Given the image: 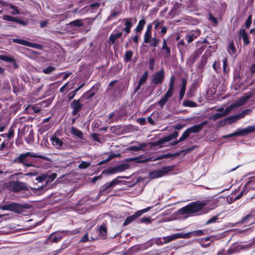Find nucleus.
Returning a JSON list of instances; mask_svg holds the SVG:
<instances>
[{
  "label": "nucleus",
  "mask_w": 255,
  "mask_h": 255,
  "mask_svg": "<svg viewBox=\"0 0 255 255\" xmlns=\"http://www.w3.org/2000/svg\"><path fill=\"white\" fill-rule=\"evenodd\" d=\"M38 158L46 161H50V159L46 156L38 154L31 152H27L22 153L13 160V162L21 164L24 167H29L33 166V161L31 158Z\"/></svg>",
  "instance_id": "obj_1"
},
{
  "label": "nucleus",
  "mask_w": 255,
  "mask_h": 255,
  "mask_svg": "<svg viewBox=\"0 0 255 255\" xmlns=\"http://www.w3.org/2000/svg\"><path fill=\"white\" fill-rule=\"evenodd\" d=\"M251 95H246L237 100L235 103L227 107L225 111L222 113H216L209 118V119L216 121L222 117H225L229 114L230 112L233 109L244 105L251 98Z\"/></svg>",
  "instance_id": "obj_2"
},
{
  "label": "nucleus",
  "mask_w": 255,
  "mask_h": 255,
  "mask_svg": "<svg viewBox=\"0 0 255 255\" xmlns=\"http://www.w3.org/2000/svg\"><path fill=\"white\" fill-rule=\"evenodd\" d=\"M206 205V203L203 202H192L180 209L178 212L181 215H194L202 210Z\"/></svg>",
  "instance_id": "obj_3"
},
{
  "label": "nucleus",
  "mask_w": 255,
  "mask_h": 255,
  "mask_svg": "<svg viewBox=\"0 0 255 255\" xmlns=\"http://www.w3.org/2000/svg\"><path fill=\"white\" fill-rule=\"evenodd\" d=\"M205 234L204 231L202 230H198L190 232L187 233H177L173 234L169 236H167L163 238V240L165 243H168L174 240L183 238V239H189L192 236L199 237L203 236Z\"/></svg>",
  "instance_id": "obj_4"
},
{
  "label": "nucleus",
  "mask_w": 255,
  "mask_h": 255,
  "mask_svg": "<svg viewBox=\"0 0 255 255\" xmlns=\"http://www.w3.org/2000/svg\"><path fill=\"white\" fill-rule=\"evenodd\" d=\"M175 168V165L163 166L159 169L154 170L150 171L148 174V178L150 179H154L164 176L168 172L172 171Z\"/></svg>",
  "instance_id": "obj_5"
},
{
  "label": "nucleus",
  "mask_w": 255,
  "mask_h": 255,
  "mask_svg": "<svg viewBox=\"0 0 255 255\" xmlns=\"http://www.w3.org/2000/svg\"><path fill=\"white\" fill-rule=\"evenodd\" d=\"M175 81V76L172 75L170 77L169 83V88L168 89L167 91L166 92L163 97L157 103V104L161 108H162L164 106L166 103L168 101L169 98L172 96L174 91Z\"/></svg>",
  "instance_id": "obj_6"
},
{
  "label": "nucleus",
  "mask_w": 255,
  "mask_h": 255,
  "mask_svg": "<svg viewBox=\"0 0 255 255\" xmlns=\"http://www.w3.org/2000/svg\"><path fill=\"white\" fill-rule=\"evenodd\" d=\"M127 178L126 177L124 176H118L117 178L114 179L110 182H107L104 185L102 186L100 189L99 193L101 195H103L105 192H109L111 189L115 187L116 185L121 184L122 181L119 180V178Z\"/></svg>",
  "instance_id": "obj_7"
},
{
  "label": "nucleus",
  "mask_w": 255,
  "mask_h": 255,
  "mask_svg": "<svg viewBox=\"0 0 255 255\" xmlns=\"http://www.w3.org/2000/svg\"><path fill=\"white\" fill-rule=\"evenodd\" d=\"M255 131V126L247 127L245 128H238L237 131L223 136L224 138H227L232 136H244L250 133Z\"/></svg>",
  "instance_id": "obj_8"
},
{
  "label": "nucleus",
  "mask_w": 255,
  "mask_h": 255,
  "mask_svg": "<svg viewBox=\"0 0 255 255\" xmlns=\"http://www.w3.org/2000/svg\"><path fill=\"white\" fill-rule=\"evenodd\" d=\"M7 187L14 193L22 191H27L28 188L24 182L18 181H10L7 182Z\"/></svg>",
  "instance_id": "obj_9"
},
{
  "label": "nucleus",
  "mask_w": 255,
  "mask_h": 255,
  "mask_svg": "<svg viewBox=\"0 0 255 255\" xmlns=\"http://www.w3.org/2000/svg\"><path fill=\"white\" fill-rule=\"evenodd\" d=\"M26 207L17 203H12L9 204H4L0 206V208L2 210L10 211L17 213H20L23 209Z\"/></svg>",
  "instance_id": "obj_10"
},
{
  "label": "nucleus",
  "mask_w": 255,
  "mask_h": 255,
  "mask_svg": "<svg viewBox=\"0 0 255 255\" xmlns=\"http://www.w3.org/2000/svg\"><path fill=\"white\" fill-rule=\"evenodd\" d=\"M151 207H148L145 209L136 211L134 214L128 217L125 220L123 226H126L136 220L137 218L141 216L143 214L149 211Z\"/></svg>",
  "instance_id": "obj_11"
},
{
  "label": "nucleus",
  "mask_w": 255,
  "mask_h": 255,
  "mask_svg": "<svg viewBox=\"0 0 255 255\" xmlns=\"http://www.w3.org/2000/svg\"><path fill=\"white\" fill-rule=\"evenodd\" d=\"M70 108L72 109L71 114L75 116L79 114V112L82 110L83 105L81 103V99L73 100L70 105Z\"/></svg>",
  "instance_id": "obj_12"
},
{
  "label": "nucleus",
  "mask_w": 255,
  "mask_h": 255,
  "mask_svg": "<svg viewBox=\"0 0 255 255\" xmlns=\"http://www.w3.org/2000/svg\"><path fill=\"white\" fill-rule=\"evenodd\" d=\"M164 78L165 72L164 69L162 68L153 75L151 81L155 85L161 84L163 82Z\"/></svg>",
  "instance_id": "obj_13"
},
{
  "label": "nucleus",
  "mask_w": 255,
  "mask_h": 255,
  "mask_svg": "<svg viewBox=\"0 0 255 255\" xmlns=\"http://www.w3.org/2000/svg\"><path fill=\"white\" fill-rule=\"evenodd\" d=\"M14 43H16L22 45L28 46L32 48H37L38 49H42L43 47V45L35 43H32L22 39L14 38L12 39Z\"/></svg>",
  "instance_id": "obj_14"
},
{
  "label": "nucleus",
  "mask_w": 255,
  "mask_h": 255,
  "mask_svg": "<svg viewBox=\"0 0 255 255\" xmlns=\"http://www.w3.org/2000/svg\"><path fill=\"white\" fill-rule=\"evenodd\" d=\"M178 131H174L173 133L170 134L166 136L159 138L157 141L154 143V145L156 146L161 145L166 142L169 141L172 139L176 138L178 136Z\"/></svg>",
  "instance_id": "obj_15"
},
{
  "label": "nucleus",
  "mask_w": 255,
  "mask_h": 255,
  "mask_svg": "<svg viewBox=\"0 0 255 255\" xmlns=\"http://www.w3.org/2000/svg\"><path fill=\"white\" fill-rule=\"evenodd\" d=\"M50 140L53 146L58 149H65L66 144L64 143L56 135H52L50 137Z\"/></svg>",
  "instance_id": "obj_16"
},
{
  "label": "nucleus",
  "mask_w": 255,
  "mask_h": 255,
  "mask_svg": "<svg viewBox=\"0 0 255 255\" xmlns=\"http://www.w3.org/2000/svg\"><path fill=\"white\" fill-rule=\"evenodd\" d=\"M201 34V31L199 29L192 31L189 33L187 34L185 37V39L188 43H191L194 39L199 37Z\"/></svg>",
  "instance_id": "obj_17"
},
{
  "label": "nucleus",
  "mask_w": 255,
  "mask_h": 255,
  "mask_svg": "<svg viewBox=\"0 0 255 255\" xmlns=\"http://www.w3.org/2000/svg\"><path fill=\"white\" fill-rule=\"evenodd\" d=\"M2 18L3 20L8 21H12L15 22L19 24H21L23 26H26L28 24V22L26 21H24L19 19H18L16 17H13L12 16L8 15H4L2 16Z\"/></svg>",
  "instance_id": "obj_18"
},
{
  "label": "nucleus",
  "mask_w": 255,
  "mask_h": 255,
  "mask_svg": "<svg viewBox=\"0 0 255 255\" xmlns=\"http://www.w3.org/2000/svg\"><path fill=\"white\" fill-rule=\"evenodd\" d=\"M208 123V122L207 121H204L200 124L194 125L193 126L188 128V129H189V131L191 133H197L200 132L203 128V127L206 125Z\"/></svg>",
  "instance_id": "obj_19"
},
{
  "label": "nucleus",
  "mask_w": 255,
  "mask_h": 255,
  "mask_svg": "<svg viewBox=\"0 0 255 255\" xmlns=\"http://www.w3.org/2000/svg\"><path fill=\"white\" fill-rule=\"evenodd\" d=\"M161 50L163 52V55L165 57H170L171 56V49L167 45V40L165 38L162 40V46Z\"/></svg>",
  "instance_id": "obj_20"
},
{
  "label": "nucleus",
  "mask_w": 255,
  "mask_h": 255,
  "mask_svg": "<svg viewBox=\"0 0 255 255\" xmlns=\"http://www.w3.org/2000/svg\"><path fill=\"white\" fill-rule=\"evenodd\" d=\"M239 38H242L243 43L245 46H247L250 43L249 36L246 31L245 29L242 28L239 32Z\"/></svg>",
  "instance_id": "obj_21"
},
{
  "label": "nucleus",
  "mask_w": 255,
  "mask_h": 255,
  "mask_svg": "<svg viewBox=\"0 0 255 255\" xmlns=\"http://www.w3.org/2000/svg\"><path fill=\"white\" fill-rule=\"evenodd\" d=\"M203 51V48H199L195 50L193 53L191 55L189 58V61L191 64L193 65L197 58L202 54Z\"/></svg>",
  "instance_id": "obj_22"
},
{
  "label": "nucleus",
  "mask_w": 255,
  "mask_h": 255,
  "mask_svg": "<svg viewBox=\"0 0 255 255\" xmlns=\"http://www.w3.org/2000/svg\"><path fill=\"white\" fill-rule=\"evenodd\" d=\"M254 215L253 213H251L242 218L240 223L248 225H252L254 221Z\"/></svg>",
  "instance_id": "obj_23"
},
{
  "label": "nucleus",
  "mask_w": 255,
  "mask_h": 255,
  "mask_svg": "<svg viewBox=\"0 0 255 255\" xmlns=\"http://www.w3.org/2000/svg\"><path fill=\"white\" fill-rule=\"evenodd\" d=\"M152 28V24L149 23L146 28V31L144 35V42L145 43H148L150 41V38L151 36V30Z\"/></svg>",
  "instance_id": "obj_24"
},
{
  "label": "nucleus",
  "mask_w": 255,
  "mask_h": 255,
  "mask_svg": "<svg viewBox=\"0 0 255 255\" xmlns=\"http://www.w3.org/2000/svg\"><path fill=\"white\" fill-rule=\"evenodd\" d=\"M126 161L127 162H131V161H135V163H143L146 162L148 161H150L149 158H146L145 157H144L143 156H139L136 157H132V158H127L126 159Z\"/></svg>",
  "instance_id": "obj_25"
},
{
  "label": "nucleus",
  "mask_w": 255,
  "mask_h": 255,
  "mask_svg": "<svg viewBox=\"0 0 255 255\" xmlns=\"http://www.w3.org/2000/svg\"><path fill=\"white\" fill-rule=\"evenodd\" d=\"M182 3L176 2L173 7L170 11L169 14L170 16L173 17L175 15H178L180 12V8L182 6Z\"/></svg>",
  "instance_id": "obj_26"
},
{
  "label": "nucleus",
  "mask_w": 255,
  "mask_h": 255,
  "mask_svg": "<svg viewBox=\"0 0 255 255\" xmlns=\"http://www.w3.org/2000/svg\"><path fill=\"white\" fill-rule=\"evenodd\" d=\"M187 85V79L185 78H182V84L179 92V100H182L185 94Z\"/></svg>",
  "instance_id": "obj_27"
},
{
  "label": "nucleus",
  "mask_w": 255,
  "mask_h": 255,
  "mask_svg": "<svg viewBox=\"0 0 255 255\" xmlns=\"http://www.w3.org/2000/svg\"><path fill=\"white\" fill-rule=\"evenodd\" d=\"M96 18H87L84 19H83V21H84V23H85L86 26H84L86 28V29H84L83 30V32L85 33L88 32L91 29V26L92 25L93 23L95 21Z\"/></svg>",
  "instance_id": "obj_28"
},
{
  "label": "nucleus",
  "mask_w": 255,
  "mask_h": 255,
  "mask_svg": "<svg viewBox=\"0 0 255 255\" xmlns=\"http://www.w3.org/2000/svg\"><path fill=\"white\" fill-rule=\"evenodd\" d=\"M101 3L98 2H93L89 5H86L81 9V11L87 12L90 9H98L100 6Z\"/></svg>",
  "instance_id": "obj_29"
},
{
  "label": "nucleus",
  "mask_w": 255,
  "mask_h": 255,
  "mask_svg": "<svg viewBox=\"0 0 255 255\" xmlns=\"http://www.w3.org/2000/svg\"><path fill=\"white\" fill-rule=\"evenodd\" d=\"M69 26L71 27H80L85 26L86 24L84 23L83 20L81 19H77L70 22L68 24Z\"/></svg>",
  "instance_id": "obj_30"
},
{
  "label": "nucleus",
  "mask_w": 255,
  "mask_h": 255,
  "mask_svg": "<svg viewBox=\"0 0 255 255\" xmlns=\"http://www.w3.org/2000/svg\"><path fill=\"white\" fill-rule=\"evenodd\" d=\"M146 23V20L144 18H142L140 19L137 25L136 28L134 29L135 32L136 33L139 32L140 33L142 30L144 25Z\"/></svg>",
  "instance_id": "obj_31"
},
{
  "label": "nucleus",
  "mask_w": 255,
  "mask_h": 255,
  "mask_svg": "<svg viewBox=\"0 0 255 255\" xmlns=\"http://www.w3.org/2000/svg\"><path fill=\"white\" fill-rule=\"evenodd\" d=\"M180 153L177 152L173 154L172 153H167L165 154L161 155L160 156H158L157 157H156L153 160L156 161L157 160H160L163 158H171L175 156H177L179 155Z\"/></svg>",
  "instance_id": "obj_32"
},
{
  "label": "nucleus",
  "mask_w": 255,
  "mask_h": 255,
  "mask_svg": "<svg viewBox=\"0 0 255 255\" xmlns=\"http://www.w3.org/2000/svg\"><path fill=\"white\" fill-rule=\"evenodd\" d=\"M71 133L80 139H82L83 137V132L74 127H72L71 128Z\"/></svg>",
  "instance_id": "obj_33"
},
{
  "label": "nucleus",
  "mask_w": 255,
  "mask_h": 255,
  "mask_svg": "<svg viewBox=\"0 0 255 255\" xmlns=\"http://www.w3.org/2000/svg\"><path fill=\"white\" fill-rule=\"evenodd\" d=\"M228 52L231 55H233V54H236L237 52L236 47L234 45V42L233 40L229 42L228 47Z\"/></svg>",
  "instance_id": "obj_34"
},
{
  "label": "nucleus",
  "mask_w": 255,
  "mask_h": 255,
  "mask_svg": "<svg viewBox=\"0 0 255 255\" xmlns=\"http://www.w3.org/2000/svg\"><path fill=\"white\" fill-rule=\"evenodd\" d=\"M85 85V83H83L80 86H79L78 88L75 89L74 91H72L68 94V100H72L75 95L77 94V92Z\"/></svg>",
  "instance_id": "obj_35"
},
{
  "label": "nucleus",
  "mask_w": 255,
  "mask_h": 255,
  "mask_svg": "<svg viewBox=\"0 0 255 255\" xmlns=\"http://www.w3.org/2000/svg\"><path fill=\"white\" fill-rule=\"evenodd\" d=\"M161 41L159 38L155 37H151L150 38L149 45L150 47H156L158 46L159 43Z\"/></svg>",
  "instance_id": "obj_36"
},
{
  "label": "nucleus",
  "mask_w": 255,
  "mask_h": 255,
  "mask_svg": "<svg viewBox=\"0 0 255 255\" xmlns=\"http://www.w3.org/2000/svg\"><path fill=\"white\" fill-rule=\"evenodd\" d=\"M62 238V237L59 235L54 236L53 234H50L48 238V240L52 243H58Z\"/></svg>",
  "instance_id": "obj_37"
},
{
  "label": "nucleus",
  "mask_w": 255,
  "mask_h": 255,
  "mask_svg": "<svg viewBox=\"0 0 255 255\" xmlns=\"http://www.w3.org/2000/svg\"><path fill=\"white\" fill-rule=\"evenodd\" d=\"M117 172H123L129 168V165L128 163H122L116 166Z\"/></svg>",
  "instance_id": "obj_38"
},
{
  "label": "nucleus",
  "mask_w": 255,
  "mask_h": 255,
  "mask_svg": "<svg viewBox=\"0 0 255 255\" xmlns=\"http://www.w3.org/2000/svg\"><path fill=\"white\" fill-rule=\"evenodd\" d=\"M117 173L116 166L111 168H108L102 171V174L104 175H112Z\"/></svg>",
  "instance_id": "obj_39"
},
{
  "label": "nucleus",
  "mask_w": 255,
  "mask_h": 255,
  "mask_svg": "<svg viewBox=\"0 0 255 255\" xmlns=\"http://www.w3.org/2000/svg\"><path fill=\"white\" fill-rule=\"evenodd\" d=\"M8 125V122L5 118L0 120V132L3 131L6 127Z\"/></svg>",
  "instance_id": "obj_40"
},
{
  "label": "nucleus",
  "mask_w": 255,
  "mask_h": 255,
  "mask_svg": "<svg viewBox=\"0 0 255 255\" xmlns=\"http://www.w3.org/2000/svg\"><path fill=\"white\" fill-rule=\"evenodd\" d=\"M148 73H149L147 70H146L143 72L141 77L140 78V79L139 80V81L138 82V83H139V84L143 85L145 83V82L148 78Z\"/></svg>",
  "instance_id": "obj_41"
},
{
  "label": "nucleus",
  "mask_w": 255,
  "mask_h": 255,
  "mask_svg": "<svg viewBox=\"0 0 255 255\" xmlns=\"http://www.w3.org/2000/svg\"><path fill=\"white\" fill-rule=\"evenodd\" d=\"M133 55V52L131 50L127 51L125 53L124 61L128 62L131 61Z\"/></svg>",
  "instance_id": "obj_42"
},
{
  "label": "nucleus",
  "mask_w": 255,
  "mask_h": 255,
  "mask_svg": "<svg viewBox=\"0 0 255 255\" xmlns=\"http://www.w3.org/2000/svg\"><path fill=\"white\" fill-rule=\"evenodd\" d=\"M8 6L10 9H12V10L10 11V13L12 15L20 14V11L17 6L14 5L11 3L9 4Z\"/></svg>",
  "instance_id": "obj_43"
},
{
  "label": "nucleus",
  "mask_w": 255,
  "mask_h": 255,
  "mask_svg": "<svg viewBox=\"0 0 255 255\" xmlns=\"http://www.w3.org/2000/svg\"><path fill=\"white\" fill-rule=\"evenodd\" d=\"M34 133L33 130L31 129L28 135L25 137V140L27 143H30L34 141Z\"/></svg>",
  "instance_id": "obj_44"
},
{
  "label": "nucleus",
  "mask_w": 255,
  "mask_h": 255,
  "mask_svg": "<svg viewBox=\"0 0 255 255\" xmlns=\"http://www.w3.org/2000/svg\"><path fill=\"white\" fill-rule=\"evenodd\" d=\"M220 66L221 63L219 60L215 61L213 63V68L217 73H219L221 72Z\"/></svg>",
  "instance_id": "obj_45"
},
{
  "label": "nucleus",
  "mask_w": 255,
  "mask_h": 255,
  "mask_svg": "<svg viewBox=\"0 0 255 255\" xmlns=\"http://www.w3.org/2000/svg\"><path fill=\"white\" fill-rule=\"evenodd\" d=\"M48 176L47 175L42 174V175H40L36 177V180H37L39 182H44L47 183L49 181V179H47Z\"/></svg>",
  "instance_id": "obj_46"
},
{
  "label": "nucleus",
  "mask_w": 255,
  "mask_h": 255,
  "mask_svg": "<svg viewBox=\"0 0 255 255\" xmlns=\"http://www.w3.org/2000/svg\"><path fill=\"white\" fill-rule=\"evenodd\" d=\"M56 70V68L52 66H49L42 70V72L46 74H50Z\"/></svg>",
  "instance_id": "obj_47"
},
{
  "label": "nucleus",
  "mask_w": 255,
  "mask_h": 255,
  "mask_svg": "<svg viewBox=\"0 0 255 255\" xmlns=\"http://www.w3.org/2000/svg\"><path fill=\"white\" fill-rule=\"evenodd\" d=\"M183 106L187 107H196L197 104L192 101L185 100L183 102Z\"/></svg>",
  "instance_id": "obj_48"
},
{
  "label": "nucleus",
  "mask_w": 255,
  "mask_h": 255,
  "mask_svg": "<svg viewBox=\"0 0 255 255\" xmlns=\"http://www.w3.org/2000/svg\"><path fill=\"white\" fill-rule=\"evenodd\" d=\"M100 84L98 83H97L96 84H94L90 90H89L90 93L93 94V95L94 96L95 94L98 92L99 90V88L100 87Z\"/></svg>",
  "instance_id": "obj_49"
},
{
  "label": "nucleus",
  "mask_w": 255,
  "mask_h": 255,
  "mask_svg": "<svg viewBox=\"0 0 255 255\" xmlns=\"http://www.w3.org/2000/svg\"><path fill=\"white\" fill-rule=\"evenodd\" d=\"M0 59L12 63V62H14L15 59L12 56H6V55H0Z\"/></svg>",
  "instance_id": "obj_50"
},
{
  "label": "nucleus",
  "mask_w": 255,
  "mask_h": 255,
  "mask_svg": "<svg viewBox=\"0 0 255 255\" xmlns=\"http://www.w3.org/2000/svg\"><path fill=\"white\" fill-rule=\"evenodd\" d=\"M249 188L255 189V177H252L251 179L247 182L246 184Z\"/></svg>",
  "instance_id": "obj_51"
},
{
  "label": "nucleus",
  "mask_w": 255,
  "mask_h": 255,
  "mask_svg": "<svg viewBox=\"0 0 255 255\" xmlns=\"http://www.w3.org/2000/svg\"><path fill=\"white\" fill-rule=\"evenodd\" d=\"M190 134H191V133L189 131V129H188V128H187L184 131L182 136L179 138V141H182L185 140L186 138H187L189 136Z\"/></svg>",
  "instance_id": "obj_52"
},
{
  "label": "nucleus",
  "mask_w": 255,
  "mask_h": 255,
  "mask_svg": "<svg viewBox=\"0 0 255 255\" xmlns=\"http://www.w3.org/2000/svg\"><path fill=\"white\" fill-rule=\"evenodd\" d=\"M121 14V12L120 11H112L110 15L107 18V20H111L113 18L118 16Z\"/></svg>",
  "instance_id": "obj_53"
},
{
  "label": "nucleus",
  "mask_w": 255,
  "mask_h": 255,
  "mask_svg": "<svg viewBox=\"0 0 255 255\" xmlns=\"http://www.w3.org/2000/svg\"><path fill=\"white\" fill-rule=\"evenodd\" d=\"M91 165L90 162L82 161L79 165L78 167L80 169H86L88 168Z\"/></svg>",
  "instance_id": "obj_54"
},
{
  "label": "nucleus",
  "mask_w": 255,
  "mask_h": 255,
  "mask_svg": "<svg viewBox=\"0 0 255 255\" xmlns=\"http://www.w3.org/2000/svg\"><path fill=\"white\" fill-rule=\"evenodd\" d=\"M94 96L93 95V94L90 93L89 91L88 90L83 94V95L81 97V99H85L86 100H88Z\"/></svg>",
  "instance_id": "obj_55"
},
{
  "label": "nucleus",
  "mask_w": 255,
  "mask_h": 255,
  "mask_svg": "<svg viewBox=\"0 0 255 255\" xmlns=\"http://www.w3.org/2000/svg\"><path fill=\"white\" fill-rule=\"evenodd\" d=\"M252 22V15H250L248 17V18L245 23L244 25H245V27L247 29L249 28L251 25Z\"/></svg>",
  "instance_id": "obj_56"
},
{
  "label": "nucleus",
  "mask_w": 255,
  "mask_h": 255,
  "mask_svg": "<svg viewBox=\"0 0 255 255\" xmlns=\"http://www.w3.org/2000/svg\"><path fill=\"white\" fill-rule=\"evenodd\" d=\"M226 120L228 121V124H231L238 120L236 115L227 117Z\"/></svg>",
  "instance_id": "obj_57"
},
{
  "label": "nucleus",
  "mask_w": 255,
  "mask_h": 255,
  "mask_svg": "<svg viewBox=\"0 0 255 255\" xmlns=\"http://www.w3.org/2000/svg\"><path fill=\"white\" fill-rule=\"evenodd\" d=\"M207 59H208L207 55H206L205 54H203L202 56L201 60H200L201 66L202 67H204L206 65V64H207Z\"/></svg>",
  "instance_id": "obj_58"
},
{
  "label": "nucleus",
  "mask_w": 255,
  "mask_h": 255,
  "mask_svg": "<svg viewBox=\"0 0 255 255\" xmlns=\"http://www.w3.org/2000/svg\"><path fill=\"white\" fill-rule=\"evenodd\" d=\"M143 147V145L142 144H140V146H131L129 147L128 149L130 151H138L142 149V148Z\"/></svg>",
  "instance_id": "obj_59"
},
{
  "label": "nucleus",
  "mask_w": 255,
  "mask_h": 255,
  "mask_svg": "<svg viewBox=\"0 0 255 255\" xmlns=\"http://www.w3.org/2000/svg\"><path fill=\"white\" fill-rule=\"evenodd\" d=\"M62 233H64L66 235H74L78 233H79L80 232V231L79 229H76L75 230H73L72 231H61Z\"/></svg>",
  "instance_id": "obj_60"
},
{
  "label": "nucleus",
  "mask_w": 255,
  "mask_h": 255,
  "mask_svg": "<svg viewBox=\"0 0 255 255\" xmlns=\"http://www.w3.org/2000/svg\"><path fill=\"white\" fill-rule=\"evenodd\" d=\"M209 20L212 21L214 24V26H216L218 23V21L217 19L212 15V13H210L209 14Z\"/></svg>",
  "instance_id": "obj_61"
},
{
  "label": "nucleus",
  "mask_w": 255,
  "mask_h": 255,
  "mask_svg": "<svg viewBox=\"0 0 255 255\" xmlns=\"http://www.w3.org/2000/svg\"><path fill=\"white\" fill-rule=\"evenodd\" d=\"M223 72L224 73H226L229 71V70H227V67L228 64V60H227V58L225 57L223 59Z\"/></svg>",
  "instance_id": "obj_62"
},
{
  "label": "nucleus",
  "mask_w": 255,
  "mask_h": 255,
  "mask_svg": "<svg viewBox=\"0 0 255 255\" xmlns=\"http://www.w3.org/2000/svg\"><path fill=\"white\" fill-rule=\"evenodd\" d=\"M177 48L181 54H184L187 49L186 45H177Z\"/></svg>",
  "instance_id": "obj_63"
},
{
  "label": "nucleus",
  "mask_w": 255,
  "mask_h": 255,
  "mask_svg": "<svg viewBox=\"0 0 255 255\" xmlns=\"http://www.w3.org/2000/svg\"><path fill=\"white\" fill-rule=\"evenodd\" d=\"M138 222L140 223H149L150 222V218L144 217L143 218L139 219Z\"/></svg>",
  "instance_id": "obj_64"
}]
</instances>
